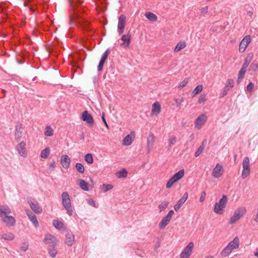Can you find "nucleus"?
Returning <instances> with one entry per match:
<instances>
[{
    "instance_id": "nucleus-16",
    "label": "nucleus",
    "mask_w": 258,
    "mask_h": 258,
    "mask_svg": "<svg viewBox=\"0 0 258 258\" xmlns=\"http://www.w3.org/2000/svg\"><path fill=\"white\" fill-rule=\"evenodd\" d=\"M23 128L22 124L17 122L15 126V139L17 142L20 141L22 137Z\"/></svg>"
},
{
    "instance_id": "nucleus-11",
    "label": "nucleus",
    "mask_w": 258,
    "mask_h": 258,
    "mask_svg": "<svg viewBox=\"0 0 258 258\" xmlns=\"http://www.w3.org/2000/svg\"><path fill=\"white\" fill-rule=\"evenodd\" d=\"M207 117L205 114H201L195 120V126L198 129H200L205 124L207 121Z\"/></svg>"
},
{
    "instance_id": "nucleus-53",
    "label": "nucleus",
    "mask_w": 258,
    "mask_h": 258,
    "mask_svg": "<svg viewBox=\"0 0 258 258\" xmlns=\"http://www.w3.org/2000/svg\"><path fill=\"white\" fill-rule=\"evenodd\" d=\"M206 100H207V99H206V95L205 94H202L200 96V98H199V100H198V103L199 104L203 103L205 102L206 101Z\"/></svg>"
},
{
    "instance_id": "nucleus-63",
    "label": "nucleus",
    "mask_w": 258,
    "mask_h": 258,
    "mask_svg": "<svg viewBox=\"0 0 258 258\" xmlns=\"http://www.w3.org/2000/svg\"><path fill=\"white\" fill-rule=\"evenodd\" d=\"M253 220L255 221L256 222L258 223V212L257 211V213L255 216V217L253 218Z\"/></svg>"
},
{
    "instance_id": "nucleus-43",
    "label": "nucleus",
    "mask_w": 258,
    "mask_h": 258,
    "mask_svg": "<svg viewBox=\"0 0 258 258\" xmlns=\"http://www.w3.org/2000/svg\"><path fill=\"white\" fill-rule=\"evenodd\" d=\"M85 160L88 164H92L93 162V156L90 153H88L85 156Z\"/></svg>"
},
{
    "instance_id": "nucleus-14",
    "label": "nucleus",
    "mask_w": 258,
    "mask_h": 258,
    "mask_svg": "<svg viewBox=\"0 0 258 258\" xmlns=\"http://www.w3.org/2000/svg\"><path fill=\"white\" fill-rule=\"evenodd\" d=\"M19 154L23 157H26L27 153L26 149V144L24 141H22L18 144L16 148Z\"/></svg>"
},
{
    "instance_id": "nucleus-22",
    "label": "nucleus",
    "mask_w": 258,
    "mask_h": 258,
    "mask_svg": "<svg viewBox=\"0 0 258 258\" xmlns=\"http://www.w3.org/2000/svg\"><path fill=\"white\" fill-rule=\"evenodd\" d=\"M71 159L69 156L67 155H62L60 159V163L62 166L65 168L68 169L70 165Z\"/></svg>"
},
{
    "instance_id": "nucleus-26",
    "label": "nucleus",
    "mask_w": 258,
    "mask_h": 258,
    "mask_svg": "<svg viewBox=\"0 0 258 258\" xmlns=\"http://www.w3.org/2000/svg\"><path fill=\"white\" fill-rule=\"evenodd\" d=\"M253 57V53H248L246 57L244 58V62L242 64V66L241 68H243L246 70H247V68L249 64H250L252 59Z\"/></svg>"
},
{
    "instance_id": "nucleus-30",
    "label": "nucleus",
    "mask_w": 258,
    "mask_h": 258,
    "mask_svg": "<svg viewBox=\"0 0 258 258\" xmlns=\"http://www.w3.org/2000/svg\"><path fill=\"white\" fill-rule=\"evenodd\" d=\"M145 16L148 20L152 22H156L157 20V16L152 12H146Z\"/></svg>"
},
{
    "instance_id": "nucleus-10",
    "label": "nucleus",
    "mask_w": 258,
    "mask_h": 258,
    "mask_svg": "<svg viewBox=\"0 0 258 258\" xmlns=\"http://www.w3.org/2000/svg\"><path fill=\"white\" fill-rule=\"evenodd\" d=\"M251 37L250 35H246L241 41L239 46V51L243 52L248 44L250 43Z\"/></svg>"
},
{
    "instance_id": "nucleus-47",
    "label": "nucleus",
    "mask_w": 258,
    "mask_h": 258,
    "mask_svg": "<svg viewBox=\"0 0 258 258\" xmlns=\"http://www.w3.org/2000/svg\"><path fill=\"white\" fill-rule=\"evenodd\" d=\"M184 203V202L183 201H182V200H181L180 199H179L177 203L174 205V209L175 210V211H178L179 210V209L180 208V207H181V206Z\"/></svg>"
},
{
    "instance_id": "nucleus-41",
    "label": "nucleus",
    "mask_w": 258,
    "mask_h": 258,
    "mask_svg": "<svg viewBox=\"0 0 258 258\" xmlns=\"http://www.w3.org/2000/svg\"><path fill=\"white\" fill-rule=\"evenodd\" d=\"M169 205V203L168 202H163L158 206V208L160 210V212H162L164 211L165 209H166Z\"/></svg>"
},
{
    "instance_id": "nucleus-55",
    "label": "nucleus",
    "mask_w": 258,
    "mask_h": 258,
    "mask_svg": "<svg viewBox=\"0 0 258 258\" xmlns=\"http://www.w3.org/2000/svg\"><path fill=\"white\" fill-rule=\"evenodd\" d=\"M250 68L252 72H256L258 71V63H252L250 66Z\"/></svg>"
},
{
    "instance_id": "nucleus-46",
    "label": "nucleus",
    "mask_w": 258,
    "mask_h": 258,
    "mask_svg": "<svg viewBox=\"0 0 258 258\" xmlns=\"http://www.w3.org/2000/svg\"><path fill=\"white\" fill-rule=\"evenodd\" d=\"M234 82L232 79H228L225 85V87L229 88V90L234 87Z\"/></svg>"
},
{
    "instance_id": "nucleus-7",
    "label": "nucleus",
    "mask_w": 258,
    "mask_h": 258,
    "mask_svg": "<svg viewBox=\"0 0 258 258\" xmlns=\"http://www.w3.org/2000/svg\"><path fill=\"white\" fill-rule=\"evenodd\" d=\"M27 201L31 209L34 212L37 214H40L42 212V208L36 201L31 198L28 199Z\"/></svg>"
},
{
    "instance_id": "nucleus-44",
    "label": "nucleus",
    "mask_w": 258,
    "mask_h": 258,
    "mask_svg": "<svg viewBox=\"0 0 258 258\" xmlns=\"http://www.w3.org/2000/svg\"><path fill=\"white\" fill-rule=\"evenodd\" d=\"M242 167L243 168H250L249 166V159L248 157H245L242 162Z\"/></svg>"
},
{
    "instance_id": "nucleus-57",
    "label": "nucleus",
    "mask_w": 258,
    "mask_h": 258,
    "mask_svg": "<svg viewBox=\"0 0 258 258\" xmlns=\"http://www.w3.org/2000/svg\"><path fill=\"white\" fill-rule=\"evenodd\" d=\"M206 193L205 191H203L201 194V196L200 198V201L201 202H203V201H204V200H205V198H206Z\"/></svg>"
},
{
    "instance_id": "nucleus-32",
    "label": "nucleus",
    "mask_w": 258,
    "mask_h": 258,
    "mask_svg": "<svg viewBox=\"0 0 258 258\" xmlns=\"http://www.w3.org/2000/svg\"><path fill=\"white\" fill-rule=\"evenodd\" d=\"M246 70H246L243 68H241V69L240 70V71L239 72L238 75V78H237V84H239L241 82V80L243 79L244 75L246 72Z\"/></svg>"
},
{
    "instance_id": "nucleus-28",
    "label": "nucleus",
    "mask_w": 258,
    "mask_h": 258,
    "mask_svg": "<svg viewBox=\"0 0 258 258\" xmlns=\"http://www.w3.org/2000/svg\"><path fill=\"white\" fill-rule=\"evenodd\" d=\"M161 112V105L158 102H156L152 105V113L158 115Z\"/></svg>"
},
{
    "instance_id": "nucleus-20",
    "label": "nucleus",
    "mask_w": 258,
    "mask_h": 258,
    "mask_svg": "<svg viewBox=\"0 0 258 258\" xmlns=\"http://www.w3.org/2000/svg\"><path fill=\"white\" fill-rule=\"evenodd\" d=\"M75 241V236L73 233L69 231L66 234L65 243L68 246H72Z\"/></svg>"
},
{
    "instance_id": "nucleus-25",
    "label": "nucleus",
    "mask_w": 258,
    "mask_h": 258,
    "mask_svg": "<svg viewBox=\"0 0 258 258\" xmlns=\"http://www.w3.org/2000/svg\"><path fill=\"white\" fill-rule=\"evenodd\" d=\"M239 240L238 237H235L233 240L230 241L228 246L231 250H233L234 249L237 248L239 247Z\"/></svg>"
},
{
    "instance_id": "nucleus-48",
    "label": "nucleus",
    "mask_w": 258,
    "mask_h": 258,
    "mask_svg": "<svg viewBox=\"0 0 258 258\" xmlns=\"http://www.w3.org/2000/svg\"><path fill=\"white\" fill-rule=\"evenodd\" d=\"M203 90V86L201 85H198L192 91L194 95H196L202 92Z\"/></svg>"
},
{
    "instance_id": "nucleus-24",
    "label": "nucleus",
    "mask_w": 258,
    "mask_h": 258,
    "mask_svg": "<svg viewBox=\"0 0 258 258\" xmlns=\"http://www.w3.org/2000/svg\"><path fill=\"white\" fill-rule=\"evenodd\" d=\"M27 215L34 226L35 227H38L39 226V223L36 215L29 211H28V212H27Z\"/></svg>"
},
{
    "instance_id": "nucleus-2",
    "label": "nucleus",
    "mask_w": 258,
    "mask_h": 258,
    "mask_svg": "<svg viewBox=\"0 0 258 258\" xmlns=\"http://www.w3.org/2000/svg\"><path fill=\"white\" fill-rule=\"evenodd\" d=\"M62 204L67 211V214L72 216L73 214V210L71 204L70 197L68 192H63L61 194Z\"/></svg>"
},
{
    "instance_id": "nucleus-38",
    "label": "nucleus",
    "mask_w": 258,
    "mask_h": 258,
    "mask_svg": "<svg viewBox=\"0 0 258 258\" xmlns=\"http://www.w3.org/2000/svg\"><path fill=\"white\" fill-rule=\"evenodd\" d=\"M232 251V250L228 246H226L221 251L220 254L222 257H226L229 255Z\"/></svg>"
},
{
    "instance_id": "nucleus-23",
    "label": "nucleus",
    "mask_w": 258,
    "mask_h": 258,
    "mask_svg": "<svg viewBox=\"0 0 258 258\" xmlns=\"http://www.w3.org/2000/svg\"><path fill=\"white\" fill-rule=\"evenodd\" d=\"M11 213L10 208L7 205H0V217L2 218Z\"/></svg>"
},
{
    "instance_id": "nucleus-9",
    "label": "nucleus",
    "mask_w": 258,
    "mask_h": 258,
    "mask_svg": "<svg viewBox=\"0 0 258 258\" xmlns=\"http://www.w3.org/2000/svg\"><path fill=\"white\" fill-rule=\"evenodd\" d=\"M44 242L48 244V245H57L58 244V240L57 238L52 234H47L45 235Z\"/></svg>"
},
{
    "instance_id": "nucleus-8",
    "label": "nucleus",
    "mask_w": 258,
    "mask_h": 258,
    "mask_svg": "<svg viewBox=\"0 0 258 258\" xmlns=\"http://www.w3.org/2000/svg\"><path fill=\"white\" fill-rule=\"evenodd\" d=\"M194 246V244L192 242H189L180 253V257L189 258L192 253Z\"/></svg>"
},
{
    "instance_id": "nucleus-64",
    "label": "nucleus",
    "mask_w": 258,
    "mask_h": 258,
    "mask_svg": "<svg viewBox=\"0 0 258 258\" xmlns=\"http://www.w3.org/2000/svg\"><path fill=\"white\" fill-rule=\"evenodd\" d=\"M254 255L255 256H256V257H258V249H257V248H256V251H255V252H254Z\"/></svg>"
},
{
    "instance_id": "nucleus-27",
    "label": "nucleus",
    "mask_w": 258,
    "mask_h": 258,
    "mask_svg": "<svg viewBox=\"0 0 258 258\" xmlns=\"http://www.w3.org/2000/svg\"><path fill=\"white\" fill-rule=\"evenodd\" d=\"M155 142V136L152 132L149 134V137L147 138V148L148 150H149L150 148H152L153 144Z\"/></svg>"
},
{
    "instance_id": "nucleus-42",
    "label": "nucleus",
    "mask_w": 258,
    "mask_h": 258,
    "mask_svg": "<svg viewBox=\"0 0 258 258\" xmlns=\"http://www.w3.org/2000/svg\"><path fill=\"white\" fill-rule=\"evenodd\" d=\"M76 168L77 170L80 173H83L85 171V168L83 165L80 163L76 164Z\"/></svg>"
},
{
    "instance_id": "nucleus-5",
    "label": "nucleus",
    "mask_w": 258,
    "mask_h": 258,
    "mask_svg": "<svg viewBox=\"0 0 258 258\" xmlns=\"http://www.w3.org/2000/svg\"><path fill=\"white\" fill-rule=\"evenodd\" d=\"M246 210L245 208H240L237 209L233 214V215L230 218L229 224H233L235 223L238 221L245 214Z\"/></svg>"
},
{
    "instance_id": "nucleus-29",
    "label": "nucleus",
    "mask_w": 258,
    "mask_h": 258,
    "mask_svg": "<svg viewBox=\"0 0 258 258\" xmlns=\"http://www.w3.org/2000/svg\"><path fill=\"white\" fill-rule=\"evenodd\" d=\"M56 246L57 245H48V246L47 249L48 253L49 255L52 257H55L56 254L57 253V251L55 248Z\"/></svg>"
},
{
    "instance_id": "nucleus-17",
    "label": "nucleus",
    "mask_w": 258,
    "mask_h": 258,
    "mask_svg": "<svg viewBox=\"0 0 258 258\" xmlns=\"http://www.w3.org/2000/svg\"><path fill=\"white\" fill-rule=\"evenodd\" d=\"M2 221L5 223L8 227H13L16 224V220L12 216H6L2 218Z\"/></svg>"
},
{
    "instance_id": "nucleus-51",
    "label": "nucleus",
    "mask_w": 258,
    "mask_h": 258,
    "mask_svg": "<svg viewBox=\"0 0 258 258\" xmlns=\"http://www.w3.org/2000/svg\"><path fill=\"white\" fill-rule=\"evenodd\" d=\"M229 91V88H227L225 86L223 88V89L221 90L220 93V97H224L227 94L228 92Z\"/></svg>"
},
{
    "instance_id": "nucleus-33",
    "label": "nucleus",
    "mask_w": 258,
    "mask_h": 258,
    "mask_svg": "<svg viewBox=\"0 0 258 258\" xmlns=\"http://www.w3.org/2000/svg\"><path fill=\"white\" fill-rule=\"evenodd\" d=\"M116 175L118 178H125L127 175V170L123 168L121 170L117 171L116 173Z\"/></svg>"
},
{
    "instance_id": "nucleus-49",
    "label": "nucleus",
    "mask_w": 258,
    "mask_h": 258,
    "mask_svg": "<svg viewBox=\"0 0 258 258\" xmlns=\"http://www.w3.org/2000/svg\"><path fill=\"white\" fill-rule=\"evenodd\" d=\"M169 141V146L170 148L172 145L175 144L176 142V137L174 136H171L169 137L168 139Z\"/></svg>"
},
{
    "instance_id": "nucleus-50",
    "label": "nucleus",
    "mask_w": 258,
    "mask_h": 258,
    "mask_svg": "<svg viewBox=\"0 0 258 258\" xmlns=\"http://www.w3.org/2000/svg\"><path fill=\"white\" fill-rule=\"evenodd\" d=\"M189 78H185L179 84V85L178 86V88L179 89H181L182 88H183V87H184L188 83V81H189Z\"/></svg>"
},
{
    "instance_id": "nucleus-61",
    "label": "nucleus",
    "mask_w": 258,
    "mask_h": 258,
    "mask_svg": "<svg viewBox=\"0 0 258 258\" xmlns=\"http://www.w3.org/2000/svg\"><path fill=\"white\" fill-rule=\"evenodd\" d=\"M55 162L54 161H53L52 162H50L49 164V167L52 168V170H54V169L55 168Z\"/></svg>"
},
{
    "instance_id": "nucleus-52",
    "label": "nucleus",
    "mask_w": 258,
    "mask_h": 258,
    "mask_svg": "<svg viewBox=\"0 0 258 258\" xmlns=\"http://www.w3.org/2000/svg\"><path fill=\"white\" fill-rule=\"evenodd\" d=\"M103 187L104 191H105V192L113 188L112 185L110 184H103Z\"/></svg>"
},
{
    "instance_id": "nucleus-62",
    "label": "nucleus",
    "mask_w": 258,
    "mask_h": 258,
    "mask_svg": "<svg viewBox=\"0 0 258 258\" xmlns=\"http://www.w3.org/2000/svg\"><path fill=\"white\" fill-rule=\"evenodd\" d=\"M208 10V7L206 6L201 9V12L203 13H207Z\"/></svg>"
},
{
    "instance_id": "nucleus-12",
    "label": "nucleus",
    "mask_w": 258,
    "mask_h": 258,
    "mask_svg": "<svg viewBox=\"0 0 258 258\" xmlns=\"http://www.w3.org/2000/svg\"><path fill=\"white\" fill-rule=\"evenodd\" d=\"M125 24V17L121 15L118 18L117 31L119 35L122 34L124 30Z\"/></svg>"
},
{
    "instance_id": "nucleus-18",
    "label": "nucleus",
    "mask_w": 258,
    "mask_h": 258,
    "mask_svg": "<svg viewBox=\"0 0 258 258\" xmlns=\"http://www.w3.org/2000/svg\"><path fill=\"white\" fill-rule=\"evenodd\" d=\"M135 138L134 132H131L130 134L126 135L122 141V144L125 146H129L132 144Z\"/></svg>"
},
{
    "instance_id": "nucleus-1",
    "label": "nucleus",
    "mask_w": 258,
    "mask_h": 258,
    "mask_svg": "<svg viewBox=\"0 0 258 258\" xmlns=\"http://www.w3.org/2000/svg\"><path fill=\"white\" fill-rule=\"evenodd\" d=\"M71 12L70 16V23H75L85 31H90V23L83 17V15L87 10L86 6L83 5V1L81 0H68Z\"/></svg>"
},
{
    "instance_id": "nucleus-19",
    "label": "nucleus",
    "mask_w": 258,
    "mask_h": 258,
    "mask_svg": "<svg viewBox=\"0 0 258 258\" xmlns=\"http://www.w3.org/2000/svg\"><path fill=\"white\" fill-rule=\"evenodd\" d=\"M82 119L86 121L88 124L92 125L94 123V120L92 116L87 111H84L82 114Z\"/></svg>"
},
{
    "instance_id": "nucleus-6",
    "label": "nucleus",
    "mask_w": 258,
    "mask_h": 258,
    "mask_svg": "<svg viewBox=\"0 0 258 258\" xmlns=\"http://www.w3.org/2000/svg\"><path fill=\"white\" fill-rule=\"evenodd\" d=\"M174 214V212L173 210H171L169 211L167 215L161 220L159 224V227L160 229H163L165 228L170 221Z\"/></svg>"
},
{
    "instance_id": "nucleus-4",
    "label": "nucleus",
    "mask_w": 258,
    "mask_h": 258,
    "mask_svg": "<svg viewBox=\"0 0 258 258\" xmlns=\"http://www.w3.org/2000/svg\"><path fill=\"white\" fill-rule=\"evenodd\" d=\"M184 175V169L180 170L175 173L167 181L166 186L167 188H170L175 182L181 179Z\"/></svg>"
},
{
    "instance_id": "nucleus-54",
    "label": "nucleus",
    "mask_w": 258,
    "mask_h": 258,
    "mask_svg": "<svg viewBox=\"0 0 258 258\" xmlns=\"http://www.w3.org/2000/svg\"><path fill=\"white\" fill-rule=\"evenodd\" d=\"M174 101L176 103V106H179L182 103V102H183L184 99L183 98L181 97L180 98H175Z\"/></svg>"
},
{
    "instance_id": "nucleus-39",
    "label": "nucleus",
    "mask_w": 258,
    "mask_h": 258,
    "mask_svg": "<svg viewBox=\"0 0 258 258\" xmlns=\"http://www.w3.org/2000/svg\"><path fill=\"white\" fill-rule=\"evenodd\" d=\"M205 147V145L204 144V142L199 147L197 151L195 153V156L197 157H198L203 151Z\"/></svg>"
},
{
    "instance_id": "nucleus-56",
    "label": "nucleus",
    "mask_w": 258,
    "mask_h": 258,
    "mask_svg": "<svg viewBox=\"0 0 258 258\" xmlns=\"http://www.w3.org/2000/svg\"><path fill=\"white\" fill-rule=\"evenodd\" d=\"M254 88V85L252 82H250L247 86L246 89L247 91L251 92Z\"/></svg>"
},
{
    "instance_id": "nucleus-60",
    "label": "nucleus",
    "mask_w": 258,
    "mask_h": 258,
    "mask_svg": "<svg viewBox=\"0 0 258 258\" xmlns=\"http://www.w3.org/2000/svg\"><path fill=\"white\" fill-rule=\"evenodd\" d=\"M102 120L104 123L105 125L108 128V124L106 121L105 118V114L104 113H102V116H101Z\"/></svg>"
},
{
    "instance_id": "nucleus-59",
    "label": "nucleus",
    "mask_w": 258,
    "mask_h": 258,
    "mask_svg": "<svg viewBox=\"0 0 258 258\" xmlns=\"http://www.w3.org/2000/svg\"><path fill=\"white\" fill-rule=\"evenodd\" d=\"M88 203L90 205H91V206H92L93 207H96L95 206V203L93 199H89L88 200Z\"/></svg>"
},
{
    "instance_id": "nucleus-31",
    "label": "nucleus",
    "mask_w": 258,
    "mask_h": 258,
    "mask_svg": "<svg viewBox=\"0 0 258 258\" xmlns=\"http://www.w3.org/2000/svg\"><path fill=\"white\" fill-rule=\"evenodd\" d=\"M186 46V42L184 41L178 42L175 47L174 48V51L175 52H178L181 49L184 48Z\"/></svg>"
},
{
    "instance_id": "nucleus-45",
    "label": "nucleus",
    "mask_w": 258,
    "mask_h": 258,
    "mask_svg": "<svg viewBox=\"0 0 258 258\" xmlns=\"http://www.w3.org/2000/svg\"><path fill=\"white\" fill-rule=\"evenodd\" d=\"M250 168H243L241 176L242 178H246L250 174Z\"/></svg>"
},
{
    "instance_id": "nucleus-34",
    "label": "nucleus",
    "mask_w": 258,
    "mask_h": 258,
    "mask_svg": "<svg viewBox=\"0 0 258 258\" xmlns=\"http://www.w3.org/2000/svg\"><path fill=\"white\" fill-rule=\"evenodd\" d=\"M79 185L80 187L85 191H88L89 187L88 186V183L83 179H79Z\"/></svg>"
},
{
    "instance_id": "nucleus-21",
    "label": "nucleus",
    "mask_w": 258,
    "mask_h": 258,
    "mask_svg": "<svg viewBox=\"0 0 258 258\" xmlns=\"http://www.w3.org/2000/svg\"><path fill=\"white\" fill-rule=\"evenodd\" d=\"M122 43L120 44L121 46L128 47L131 43V36L129 34L123 35L121 37Z\"/></svg>"
},
{
    "instance_id": "nucleus-13",
    "label": "nucleus",
    "mask_w": 258,
    "mask_h": 258,
    "mask_svg": "<svg viewBox=\"0 0 258 258\" xmlns=\"http://www.w3.org/2000/svg\"><path fill=\"white\" fill-rule=\"evenodd\" d=\"M223 172L224 170L222 166L217 163L213 169L212 175L215 178H219L222 175Z\"/></svg>"
},
{
    "instance_id": "nucleus-40",
    "label": "nucleus",
    "mask_w": 258,
    "mask_h": 258,
    "mask_svg": "<svg viewBox=\"0 0 258 258\" xmlns=\"http://www.w3.org/2000/svg\"><path fill=\"white\" fill-rule=\"evenodd\" d=\"M53 130L50 126H47L44 132V135L47 137H50L53 135Z\"/></svg>"
},
{
    "instance_id": "nucleus-35",
    "label": "nucleus",
    "mask_w": 258,
    "mask_h": 258,
    "mask_svg": "<svg viewBox=\"0 0 258 258\" xmlns=\"http://www.w3.org/2000/svg\"><path fill=\"white\" fill-rule=\"evenodd\" d=\"M50 148L49 147H46L41 151L40 153V157L43 159L47 158L50 154Z\"/></svg>"
},
{
    "instance_id": "nucleus-15",
    "label": "nucleus",
    "mask_w": 258,
    "mask_h": 258,
    "mask_svg": "<svg viewBox=\"0 0 258 258\" xmlns=\"http://www.w3.org/2000/svg\"><path fill=\"white\" fill-rule=\"evenodd\" d=\"M109 49H107L106 51L103 53L101 58L100 60L99 64L97 67V70L98 72H100L102 70L103 66L109 55Z\"/></svg>"
},
{
    "instance_id": "nucleus-58",
    "label": "nucleus",
    "mask_w": 258,
    "mask_h": 258,
    "mask_svg": "<svg viewBox=\"0 0 258 258\" xmlns=\"http://www.w3.org/2000/svg\"><path fill=\"white\" fill-rule=\"evenodd\" d=\"M188 197V193L186 192L183 194L182 197L180 199L181 200H182V201H183L184 202H185L186 201V200L187 199Z\"/></svg>"
},
{
    "instance_id": "nucleus-36",
    "label": "nucleus",
    "mask_w": 258,
    "mask_h": 258,
    "mask_svg": "<svg viewBox=\"0 0 258 258\" xmlns=\"http://www.w3.org/2000/svg\"><path fill=\"white\" fill-rule=\"evenodd\" d=\"M53 226L57 229L61 230L63 227V224L62 222L56 220H53L52 222Z\"/></svg>"
},
{
    "instance_id": "nucleus-3",
    "label": "nucleus",
    "mask_w": 258,
    "mask_h": 258,
    "mask_svg": "<svg viewBox=\"0 0 258 258\" xmlns=\"http://www.w3.org/2000/svg\"><path fill=\"white\" fill-rule=\"evenodd\" d=\"M227 197L225 195H223L222 198L217 202L214 206V211L218 214H222L223 210L226 207L227 203Z\"/></svg>"
},
{
    "instance_id": "nucleus-37",
    "label": "nucleus",
    "mask_w": 258,
    "mask_h": 258,
    "mask_svg": "<svg viewBox=\"0 0 258 258\" xmlns=\"http://www.w3.org/2000/svg\"><path fill=\"white\" fill-rule=\"evenodd\" d=\"M15 236L12 233H5L2 235V238L7 240H13Z\"/></svg>"
}]
</instances>
